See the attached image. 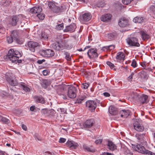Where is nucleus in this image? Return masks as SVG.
<instances>
[{
    "instance_id": "1",
    "label": "nucleus",
    "mask_w": 155,
    "mask_h": 155,
    "mask_svg": "<svg viewBox=\"0 0 155 155\" xmlns=\"http://www.w3.org/2000/svg\"><path fill=\"white\" fill-rule=\"evenodd\" d=\"M21 56V53L18 51H14L13 49H11L8 52V54L4 57V58L7 60L9 59L12 63L16 64L17 62L20 63L22 62L21 60L19 58Z\"/></svg>"
},
{
    "instance_id": "2",
    "label": "nucleus",
    "mask_w": 155,
    "mask_h": 155,
    "mask_svg": "<svg viewBox=\"0 0 155 155\" xmlns=\"http://www.w3.org/2000/svg\"><path fill=\"white\" fill-rule=\"evenodd\" d=\"M135 150L141 153L146 154L147 155H155V153L146 150L144 147L140 144H137L136 146L132 144Z\"/></svg>"
},
{
    "instance_id": "3",
    "label": "nucleus",
    "mask_w": 155,
    "mask_h": 155,
    "mask_svg": "<svg viewBox=\"0 0 155 155\" xmlns=\"http://www.w3.org/2000/svg\"><path fill=\"white\" fill-rule=\"evenodd\" d=\"M22 19L23 17L21 15H14L11 18L10 23L12 26H15L18 24H20L21 23Z\"/></svg>"
},
{
    "instance_id": "4",
    "label": "nucleus",
    "mask_w": 155,
    "mask_h": 155,
    "mask_svg": "<svg viewBox=\"0 0 155 155\" xmlns=\"http://www.w3.org/2000/svg\"><path fill=\"white\" fill-rule=\"evenodd\" d=\"M98 101H97L88 100L86 102V106L91 111L95 110L97 107Z\"/></svg>"
},
{
    "instance_id": "5",
    "label": "nucleus",
    "mask_w": 155,
    "mask_h": 155,
    "mask_svg": "<svg viewBox=\"0 0 155 155\" xmlns=\"http://www.w3.org/2000/svg\"><path fill=\"white\" fill-rule=\"evenodd\" d=\"M52 46L53 49L58 51H61L67 48L65 44L62 41L54 43L52 44Z\"/></svg>"
},
{
    "instance_id": "6",
    "label": "nucleus",
    "mask_w": 155,
    "mask_h": 155,
    "mask_svg": "<svg viewBox=\"0 0 155 155\" xmlns=\"http://www.w3.org/2000/svg\"><path fill=\"white\" fill-rule=\"evenodd\" d=\"M127 43L130 46H134L139 47L140 46V44L138 42V40L135 37H130L126 39Z\"/></svg>"
},
{
    "instance_id": "7",
    "label": "nucleus",
    "mask_w": 155,
    "mask_h": 155,
    "mask_svg": "<svg viewBox=\"0 0 155 155\" xmlns=\"http://www.w3.org/2000/svg\"><path fill=\"white\" fill-rule=\"evenodd\" d=\"M76 89L73 86L68 87V90L67 95L71 98H74L76 96Z\"/></svg>"
},
{
    "instance_id": "8",
    "label": "nucleus",
    "mask_w": 155,
    "mask_h": 155,
    "mask_svg": "<svg viewBox=\"0 0 155 155\" xmlns=\"http://www.w3.org/2000/svg\"><path fill=\"white\" fill-rule=\"evenodd\" d=\"M95 123V121L94 119H88L83 123V127L85 129L90 128L94 125Z\"/></svg>"
},
{
    "instance_id": "9",
    "label": "nucleus",
    "mask_w": 155,
    "mask_h": 155,
    "mask_svg": "<svg viewBox=\"0 0 155 155\" xmlns=\"http://www.w3.org/2000/svg\"><path fill=\"white\" fill-rule=\"evenodd\" d=\"M134 121L133 125L134 129L137 131H143L144 127L143 125L138 121V120L135 119L134 120Z\"/></svg>"
},
{
    "instance_id": "10",
    "label": "nucleus",
    "mask_w": 155,
    "mask_h": 155,
    "mask_svg": "<svg viewBox=\"0 0 155 155\" xmlns=\"http://www.w3.org/2000/svg\"><path fill=\"white\" fill-rule=\"evenodd\" d=\"M41 54L45 57H49L53 56L54 54V52L52 50L47 49L42 51Z\"/></svg>"
},
{
    "instance_id": "11",
    "label": "nucleus",
    "mask_w": 155,
    "mask_h": 155,
    "mask_svg": "<svg viewBox=\"0 0 155 155\" xmlns=\"http://www.w3.org/2000/svg\"><path fill=\"white\" fill-rule=\"evenodd\" d=\"M97 50L94 48L89 49L87 52V54L90 58H94L98 57V54L97 52Z\"/></svg>"
},
{
    "instance_id": "12",
    "label": "nucleus",
    "mask_w": 155,
    "mask_h": 155,
    "mask_svg": "<svg viewBox=\"0 0 155 155\" xmlns=\"http://www.w3.org/2000/svg\"><path fill=\"white\" fill-rule=\"evenodd\" d=\"M135 137L139 142L141 143H143L146 140V134H136L135 135Z\"/></svg>"
},
{
    "instance_id": "13",
    "label": "nucleus",
    "mask_w": 155,
    "mask_h": 155,
    "mask_svg": "<svg viewBox=\"0 0 155 155\" xmlns=\"http://www.w3.org/2000/svg\"><path fill=\"white\" fill-rule=\"evenodd\" d=\"M27 45L30 51L32 52H34L35 48L39 46V44L36 42L31 41L28 42Z\"/></svg>"
},
{
    "instance_id": "14",
    "label": "nucleus",
    "mask_w": 155,
    "mask_h": 155,
    "mask_svg": "<svg viewBox=\"0 0 155 155\" xmlns=\"http://www.w3.org/2000/svg\"><path fill=\"white\" fill-rule=\"evenodd\" d=\"M67 147H69L71 149H76L78 146V144L73 140H68L66 143Z\"/></svg>"
},
{
    "instance_id": "15",
    "label": "nucleus",
    "mask_w": 155,
    "mask_h": 155,
    "mask_svg": "<svg viewBox=\"0 0 155 155\" xmlns=\"http://www.w3.org/2000/svg\"><path fill=\"white\" fill-rule=\"evenodd\" d=\"M118 25L121 27H125L128 25V20L125 18H121L119 19Z\"/></svg>"
},
{
    "instance_id": "16",
    "label": "nucleus",
    "mask_w": 155,
    "mask_h": 155,
    "mask_svg": "<svg viewBox=\"0 0 155 155\" xmlns=\"http://www.w3.org/2000/svg\"><path fill=\"white\" fill-rule=\"evenodd\" d=\"M107 148L111 151H114L117 149V146L111 140H108L107 141Z\"/></svg>"
},
{
    "instance_id": "17",
    "label": "nucleus",
    "mask_w": 155,
    "mask_h": 155,
    "mask_svg": "<svg viewBox=\"0 0 155 155\" xmlns=\"http://www.w3.org/2000/svg\"><path fill=\"white\" fill-rule=\"evenodd\" d=\"M76 28V25L74 23L72 24L66 26L64 30V32L68 31L73 32L75 31Z\"/></svg>"
},
{
    "instance_id": "18",
    "label": "nucleus",
    "mask_w": 155,
    "mask_h": 155,
    "mask_svg": "<svg viewBox=\"0 0 155 155\" xmlns=\"http://www.w3.org/2000/svg\"><path fill=\"white\" fill-rule=\"evenodd\" d=\"M7 81L9 84L12 86H15L18 85H19L18 81L15 78L8 77L7 78Z\"/></svg>"
},
{
    "instance_id": "19",
    "label": "nucleus",
    "mask_w": 155,
    "mask_h": 155,
    "mask_svg": "<svg viewBox=\"0 0 155 155\" xmlns=\"http://www.w3.org/2000/svg\"><path fill=\"white\" fill-rule=\"evenodd\" d=\"M34 101L36 103L44 104L45 103V100L41 96H35L33 97Z\"/></svg>"
},
{
    "instance_id": "20",
    "label": "nucleus",
    "mask_w": 155,
    "mask_h": 155,
    "mask_svg": "<svg viewBox=\"0 0 155 155\" xmlns=\"http://www.w3.org/2000/svg\"><path fill=\"white\" fill-rule=\"evenodd\" d=\"M42 11V8L39 6H36L31 8L30 12L32 13H41Z\"/></svg>"
},
{
    "instance_id": "21",
    "label": "nucleus",
    "mask_w": 155,
    "mask_h": 155,
    "mask_svg": "<svg viewBox=\"0 0 155 155\" xmlns=\"http://www.w3.org/2000/svg\"><path fill=\"white\" fill-rule=\"evenodd\" d=\"M145 18L140 16H137L135 17L133 20L134 22L138 23H141L145 22Z\"/></svg>"
},
{
    "instance_id": "22",
    "label": "nucleus",
    "mask_w": 155,
    "mask_h": 155,
    "mask_svg": "<svg viewBox=\"0 0 155 155\" xmlns=\"http://www.w3.org/2000/svg\"><path fill=\"white\" fill-rule=\"evenodd\" d=\"M130 112L129 110H122L120 112L119 114L120 117L123 118H127L130 115Z\"/></svg>"
},
{
    "instance_id": "23",
    "label": "nucleus",
    "mask_w": 155,
    "mask_h": 155,
    "mask_svg": "<svg viewBox=\"0 0 155 155\" xmlns=\"http://www.w3.org/2000/svg\"><path fill=\"white\" fill-rule=\"evenodd\" d=\"M112 15L109 14H107L103 15L101 17V20L104 22L108 21L111 19Z\"/></svg>"
},
{
    "instance_id": "24",
    "label": "nucleus",
    "mask_w": 155,
    "mask_h": 155,
    "mask_svg": "<svg viewBox=\"0 0 155 155\" xmlns=\"http://www.w3.org/2000/svg\"><path fill=\"white\" fill-rule=\"evenodd\" d=\"M148 96L145 94H143L139 97V101L142 104L147 103L148 101Z\"/></svg>"
},
{
    "instance_id": "25",
    "label": "nucleus",
    "mask_w": 155,
    "mask_h": 155,
    "mask_svg": "<svg viewBox=\"0 0 155 155\" xmlns=\"http://www.w3.org/2000/svg\"><path fill=\"white\" fill-rule=\"evenodd\" d=\"M91 17L90 13H85L82 15V20L84 21H87L91 19Z\"/></svg>"
},
{
    "instance_id": "26",
    "label": "nucleus",
    "mask_w": 155,
    "mask_h": 155,
    "mask_svg": "<svg viewBox=\"0 0 155 155\" xmlns=\"http://www.w3.org/2000/svg\"><path fill=\"white\" fill-rule=\"evenodd\" d=\"M109 112L112 115H115L118 113L116 108L113 106H110L109 108Z\"/></svg>"
},
{
    "instance_id": "27",
    "label": "nucleus",
    "mask_w": 155,
    "mask_h": 155,
    "mask_svg": "<svg viewBox=\"0 0 155 155\" xmlns=\"http://www.w3.org/2000/svg\"><path fill=\"white\" fill-rule=\"evenodd\" d=\"M140 34L142 39L143 40H147L150 38V36L147 33L144 31H141Z\"/></svg>"
},
{
    "instance_id": "28",
    "label": "nucleus",
    "mask_w": 155,
    "mask_h": 155,
    "mask_svg": "<svg viewBox=\"0 0 155 155\" xmlns=\"http://www.w3.org/2000/svg\"><path fill=\"white\" fill-rule=\"evenodd\" d=\"M125 55L123 52H119L117 54L116 58L119 61H123L125 59Z\"/></svg>"
},
{
    "instance_id": "29",
    "label": "nucleus",
    "mask_w": 155,
    "mask_h": 155,
    "mask_svg": "<svg viewBox=\"0 0 155 155\" xmlns=\"http://www.w3.org/2000/svg\"><path fill=\"white\" fill-rule=\"evenodd\" d=\"M64 9V8L63 6H61L59 7L55 5L51 10L54 12L59 13L62 12Z\"/></svg>"
},
{
    "instance_id": "30",
    "label": "nucleus",
    "mask_w": 155,
    "mask_h": 155,
    "mask_svg": "<svg viewBox=\"0 0 155 155\" xmlns=\"http://www.w3.org/2000/svg\"><path fill=\"white\" fill-rule=\"evenodd\" d=\"M19 87L22 88L24 90L27 92L30 91V88L27 87V84L23 82H21L19 83Z\"/></svg>"
},
{
    "instance_id": "31",
    "label": "nucleus",
    "mask_w": 155,
    "mask_h": 155,
    "mask_svg": "<svg viewBox=\"0 0 155 155\" xmlns=\"http://www.w3.org/2000/svg\"><path fill=\"white\" fill-rule=\"evenodd\" d=\"M0 122L4 124H8L10 123V121L9 119L0 115Z\"/></svg>"
},
{
    "instance_id": "32",
    "label": "nucleus",
    "mask_w": 155,
    "mask_h": 155,
    "mask_svg": "<svg viewBox=\"0 0 155 155\" xmlns=\"http://www.w3.org/2000/svg\"><path fill=\"white\" fill-rule=\"evenodd\" d=\"M10 35L12 37L14 41L18 37V32L17 31L14 30L11 33Z\"/></svg>"
},
{
    "instance_id": "33",
    "label": "nucleus",
    "mask_w": 155,
    "mask_h": 155,
    "mask_svg": "<svg viewBox=\"0 0 155 155\" xmlns=\"http://www.w3.org/2000/svg\"><path fill=\"white\" fill-rule=\"evenodd\" d=\"M41 84L44 87L46 88L50 85V82L47 80L45 79L43 80Z\"/></svg>"
},
{
    "instance_id": "34",
    "label": "nucleus",
    "mask_w": 155,
    "mask_h": 155,
    "mask_svg": "<svg viewBox=\"0 0 155 155\" xmlns=\"http://www.w3.org/2000/svg\"><path fill=\"white\" fill-rule=\"evenodd\" d=\"M83 147L84 149L86 150L87 151L92 152H94L95 151V149L88 147L85 144L83 145Z\"/></svg>"
},
{
    "instance_id": "35",
    "label": "nucleus",
    "mask_w": 155,
    "mask_h": 155,
    "mask_svg": "<svg viewBox=\"0 0 155 155\" xmlns=\"http://www.w3.org/2000/svg\"><path fill=\"white\" fill-rule=\"evenodd\" d=\"M57 25L55 26V28L58 30H61L63 29L64 28V24L61 23V24H59L58 23H57Z\"/></svg>"
},
{
    "instance_id": "36",
    "label": "nucleus",
    "mask_w": 155,
    "mask_h": 155,
    "mask_svg": "<svg viewBox=\"0 0 155 155\" xmlns=\"http://www.w3.org/2000/svg\"><path fill=\"white\" fill-rule=\"evenodd\" d=\"M65 55V58L68 61H70L71 60V58L70 53L67 52H65L64 53Z\"/></svg>"
},
{
    "instance_id": "37",
    "label": "nucleus",
    "mask_w": 155,
    "mask_h": 155,
    "mask_svg": "<svg viewBox=\"0 0 155 155\" xmlns=\"http://www.w3.org/2000/svg\"><path fill=\"white\" fill-rule=\"evenodd\" d=\"M48 5L49 8L52 10L55 6V4L52 2H48Z\"/></svg>"
},
{
    "instance_id": "38",
    "label": "nucleus",
    "mask_w": 155,
    "mask_h": 155,
    "mask_svg": "<svg viewBox=\"0 0 155 155\" xmlns=\"http://www.w3.org/2000/svg\"><path fill=\"white\" fill-rule=\"evenodd\" d=\"M115 35V34L114 33H111L108 34L107 35V37L110 39H113L114 38Z\"/></svg>"
},
{
    "instance_id": "39",
    "label": "nucleus",
    "mask_w": 155,
    "mask_h": 155,
    "mask_svg": "<svg viewBox=\"0 0 155 155\" xmlns=\"http://www.w3.org/2000/svg\"><path fill=\"white\" fill-rule=\"evenodd\" d=\"M37 16L40 20H43L45 18V15L44 14L39 13L37 15Z\"/></svg>"
},
{
    "instance_id": "40",
    "label": "nucleus",
    "mask_w": 155,
    "mask_h": 155,
    "mask_svg": "<svg viewBox=\"0 0 155 155\" xmlns=\"http://www.w3.org/2000/svg\"><path fill=\"white\" fill-rule=\"evenodd\" d=\"M6 40L8 42L9 44L13 42V41H14V39L11 36L10 37H8L7 38Z\"/></svg>"
},
{
    "instance_id": "41",
    "label": "nucleus",
    "mask_w": 155,
    "mask_h": 155,
    "mask_svg": "<svg viewBox=\"0 0 155 155\" xmlns=\"http://www.w3.org/2000/svg\"><path fill=\"white\" fill-rule=\"evenodd\" d=\"M89 84L87 83H83L81 85V87L84 89H87L89 86Z\"/></svg>"
},
{
    "instance_id": "42",
    "label": "nucleus",
    "mask_w": 155,
    "mask_h": 155,
    "mask_svg": "<svg viewBox=\"0 0 155 155\" xmlns=\"http://www.w3.org/2000/svg\"><path fill=\"white\" fill-rule=\"evenodd\" d=\"M14 41L17 43L18 44H21L23 43V41L21 39H20L19 37L17 39H16Z\"/></svg>"
},
{
    "instance_id": "43",
    "label": "nucleus",
    "mask_w": 155,
    "mask_h": 155,
    "mask_svg": "<svg viewBox=\"0 0 155 155\" xmlns=\"http://www.w3.org/2000/svg\"><path fill=\"white\" fill-rule=\"evenodd\" d=\"M132 0H122L123 3L125 5H127L130 3Z\"/></svg>"
},
{
    "instance_id": "44",
    "label": "nucleus",
    "mask_w": 155,
    "mask_h": 155,
    "mask_svg": "<svg viewBox=\"0 0 155 155\" xmlns=\"http://www.w3.org/2000/svg\"><path fill=\"white\" fill-rule=\"evenodd\" d=\"M49 113H50V115L52 116H54L56 113L55 111L52 109L49 110Z\"/></svg>"
},
{
    "instance_id": "45",
    "label": "nucleus",
    "mask_w": 155,
    "mask_h": 155,
    "mask_svg": "<svg viewBox=\"0 0 155 155\" xmlns=\"http://www.w3.org/2000/svg\"><path fill=\"white\" fill-rule=\"evenodd\" d=\"M11 2L9 0H6V1L3 3L2 5L5 6H7L10 5Z\"/></svg>"
},
{
    "instance_id": "46",
    "label": "nucleus",
    "mask_w": 155,
    "mask_h": 155,
    "mask_svg": "<svg viewBox=\"0 0 155 155\" xmlns=\"http://www.w3.org/2000/svg\"><path fill=\"white\" fill-rule=\"evenodd\" d=\"M106 64L110 66L111 68H113L114 67V65L109 61H107L106 62Z\"/></svg>"
},
{
    "instance_id": "47",
    "label": "nucleus",
    "mask_w": 155,
    "mask_h": 155,
    "mask_svg": "<svg viewBox=\"0 0 155 155\" xmlns=\"http://www.w3.org/2000/svg\"><path fill=\"white\" fill-rule=\"evenodd\" d=\"M49 111L47 109H43L41 110V112L42 114H45L48 113H49Z\"/></svg>"
},
{
    "instance_id": "48",
    "label": "nucleus",
    "mask_w": 155,
    "mask_h": 155,
    "mask_svg": "<svg viewBox=\"0 0 155 155\" xmlns=\"http://www.w3.org/2000/svg\"><path fill=\"white\" fill-rule=\"evenodd\" d=\"M115 46L114 45H110L108 46H106L104 48H105L106 49H112L114 48Z\"/></svg>"
},
{
    "instance_id": "49",
    "label": "nucleus",
    "mask_w": 155,
    "mask_h": 155,
    "mask_svg": "<svg viewBox=\"0 0 155 155\" xmlns=\"http://www.w3.org/2000/svg\"><path fill=\"white\" fill-rule=\"evenodd\" d=\"M150 10L155 15V5H152L150 8Z\"/></svg>"
},
{
    "instance_id": "50",
    "label": "nucleus",
    "mask_w": 155,
    "mask_h": 155,
    "mask_svg": "<svg viewBox=\"0 0 155 155\" xmlns=\"http://www.w3.org/2000/svg\"><path fill=\"white\" fill-rule=\"evenodd\" d=\"M131 65L134 68H135L137 67V63L136 61L134 59L133 60Z\"/></svg>"
},
{
    "instance_id": "51",
    "label": "nucleus",
    "mask_w": 155,
    "mask_h": 155,
    "mask_svg": "<svg viewBox=\"0 0 155 155\" xmlns=\"http://www.w3.org/2000/svg\"><path fill=\"white\" fill-rule=\"evenodd\" d=\"M134 74V72H132L130 75L128 77V80H130V81H132L133 79V76Z\"/></svg>"
},
{
    "instance_id": "52",
    "label": "nucleus",
    "mask_w": 155,
    "mask_h": 155,
    "mask_svg": "<svg viewBox=\"0 0 155 155\" xmlns=\"http://www.w3.org/2000/svg\"><path fill=\"white\" fill-rule=\"evenodd\" d=\"M84 100V98H78L75 102V103L80 104L81 103L82 101Z\"/></svg>"
},
{
    "instance_id": "53",
    "label": "nucleus",
    "mask_w": 155,
    "mask_h": 155,
    "mask_svg": "<svg viewBox=\"0 0 155 155\" xmlns=\"http://www.w3.org/2000/svg\"><path fill=\"white\" fill-rule=\"evenodd\" d=\"M42 73L44 75H47L48 73V71L47 69H45L43 71Z\"/></svg>"
},
{
    "instance_id": "54",
    "label": "nucleus",
    "mask_w": 155,
    "mask_h": 155,
    "mask_svg": "<svg viewBox=\"0 0 155 155\" xmlns=\"http://www.w3.org/2000/svg\"><path fill=\"white\" fill-rule=\"evenodd\" d=\"M102 141V139H100L99 140H95V143L96 144H100L101 143Z\"/></svg>"
},
{
    "instance_id": "55",
    "label": "nucleus",
    "mask_w": 155,
    "mask_h": 155,
    "mask_svg": "<svg viewBox=\"0 0 155 155\" xmlns=\"http://www.w3.org/2000/svg\"><path fill=\"white\" fill-rule=\"evenodd\" d=\"M66 140V139L61 137L59 139V142L60 143H64L65 142Z\"/></svg>"
},
{
    "instance_id": "56",
    "label": "nucleus",
    "mask_w": 155,
    "mask_h": 155,
    "mask_svg": "<svg viewBox=\"0 0 155 155\" xmlns=\"http://www.w3.org/2000/svg\"><path fill=\"white\" fill-rule=\"evenodd\" d=\"M45 59H43L42 60H38L37 61V63L39 64H42L43 62H45Z\"/></svg>"
},
{
    "instance_id": "57",
    "label": "nucleus",
    "mask_w": 155,
    "mask_h": 155,
    "mask_svg": "<svg viewBox=\"0 0 155 155\" xmlns=\"http://www.w3.org/2000/svg\"><path fill=\"white\" fill-rule=\"evenodd\" d=\"M35 139H37L39 141L41 140V139L40 137L38 135V134H36L35 136Z\"/></svg>"
},
{
    "instance_id": "58",
    "label": "nucleus",
    "mask_w": 155,
    "mask_h": 155,
    "mask_svg": "<svg viewBox=\"0 0 155 155\" xmlns=\"http://www.w3.org/2000/svg\"><path fill=\"white\" fill-rule=\"evenodd\" d=\"M42 36L44 39H47L48 38V35L45 34L44 32L42 34Z\"/></svg>"
},
{
    "instance_id": "59",
    "label": "nucleus",
    "mask_w": 155,
    "mask_h": 155,
    "mask_svg": "<svg viewBox=\"0 0 155 155\" xmlns=\"http://www.w3.org/2000/svg\"><path fill=\"white\" fill-rule=\"evenodd\" d=\"M13 94L11 92L10 94L9 93H8L7 94V96L8 97L11 99H13L14 97H13V96L12 95Z\"/></svg>"
},
{
    "instance_id": "60",
    "label": "nucleus",
    "mask_w": 155,
    "mask_h": 155,
    "mask_svg": "<svg viewBox=\"0 0 155 155\" xmlns=\"http://www.w3.org/2000/svg\"><path fill=\"white\" fill-rule=\"evenodd\" d=\"M59 109L61 111V112L63 113H65L66 112V110L64 108H61Z\"/></svg>"
},
{
    "instance_id": "61",
    "label": "nucleus",
    "mask_w": 155,
    "mask_h": 155,
    "mask_svg": "<svg viewBox=\"0 0 155 155\" xmlns=\"http://www.w3.org/2000/svg\"><path fill=\"white\" fill-rule=\"evenodd\" d=\"M22 128L25 130H27V127L24 124L21 125Z\"/></svg>"
},
{
    "instance_id": "62",
    "label": "nucleus",
    "mask_w": 155,
    "mask_h": 155,
    "mask_svg": "<svg viewBox=\"0 0 155 155\" xmlns=\"http://www.w3.org/2000/svg\"><path fill=\"white\" fill-rule=\"evenodd\" d=\"M35 106L32 105L30 107V110L31 111H34L35 109Z\"/></svg>"
},
{
    "instance_id": "63",
    "label": "nucleus",
    "mask_w": 155,
    "mask_h": 155,
    "mask_svg": "<svg viewBox=\"0 0 155 155\" xmlns=\"http://www.w3.org/2000/svg\"><path fill=\"white\" fill-rule=\"evenodd\" d=\"M103 94L106 97H108L110 96V94L107 92H104Z\"/></svg>"
},
{
    "instance_id": "64",
    "label": "nucleus",
    "mask_w": 155,
    "mask_h": 155,
    "mask_svg": "<svg viewBox=\"0 0 155 155\" xmlns=\"http://www.w3.org/2000/svg\"><path fill=\"white\" fill-rule=\"evenodd\" d=\"M146 62H143L141 64V65L144 68H145L146 67Z\"/></svg>"
}]
</instances>
